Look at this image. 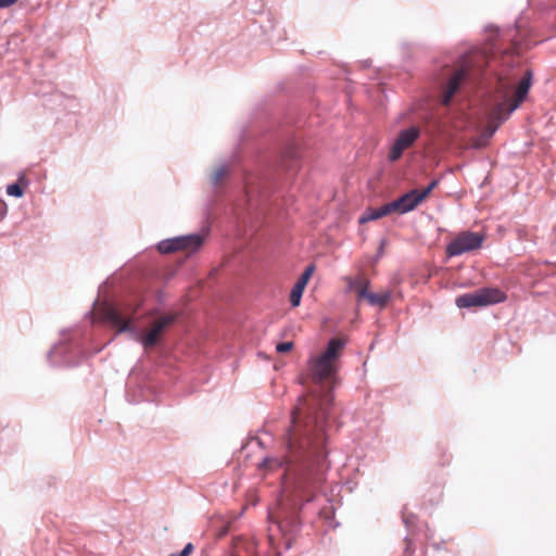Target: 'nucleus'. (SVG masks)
<instances>
[{"label": "nucleus", "mask_w": 556, "mask_h": 556, "mask_svg": "<svg viewBox=\"0 0 556 556\" xmlns=\"http://www.w3.org/2000/svg\"><path fill=\"white\" fill-rule=\"evenodd\" d=\"M391 213H394L393 207L391 206L390 202L382 205L379 208H370L368 210L364 215L359 217V223L365 224L370 220L379 219L383 216H387Z\"/></svg>", "instance_id": "16"}, {"label": "nucleus", "mask_w": 556, "mask_h": 556, "mask_svg": "<svg viewBox=\"0 0 556 556\" xmlns=\"http://www.w3.org/2000/svg\"><path fill=\"white\" fill-rule=\"evenodd\" d=\"M176 315H161L160 318L155 319L149 331L141 337L142 345L147 348L154 346L161 339L165 329L175 321Z\"/></svg>", "instance_id": "9"}, {"label": "nucleus", "mask_w": 556, "mask_h": 556, "mask_svg": "<svg viewBox=\"0 0 556 556\" xmlns=\"http://www.w3.org/2000/svg\"><path fill=\"white\" fill-rule=\"evenodd\" d=\"M298 526L299 522L294 516L276 522L275 527L281 533L286 548L291 547L293 535L298 529Z\"/></svg>", "instance_id": "13"}, {"label": "nucleus", "mask_w": 556, "mask_h": 556, "mask_svg": "<svg viewBox=\"0 0 556 556\" xmlns=\"http://www.w3.org/2000/svg\"><path fill=\"white\" fill-rule=\"evenodd\" d=\"M314 271V266H308L305 268L303 274L300 276L298 281L295 282L294 287L291 290L290 293V303L292 307H296L300 304L302 293Z\"/></svg>", "instance_id": "14"}, {"label": "nucleus", "mask_w": 556, "mask_h": 556, "mask_svg": "<svg viewBox=\"0 0 556 556\" xmlns=\"http://www.w3.org/2000/svg\"><path fill=\"white\" fill-rule=\"evenodd\" d=\"M230 166L227 163L217 166L211 174L210 181L214 187H218L224 178L229 174Z\"/></svg>", "instance_id": "17"}, {"label": "nucleus", "mask_w": 556, "mask_h": 556, "mask_svg": "<svg viewBox=\"0 0 556 556\" xmlns=\"http://www.w3.org/2000/svg\"><path fill=\"white\" fill-rule=\"evenodd\" d=\"M7 215V205L4 203H0V220L4 218Z\"/></svg>", "instance_id": "24"}, {"label": "nucleus", "mask_w": 556, "mask_h": 556, "mask_svg": "<svg viewBox=\"0 0 556 556\" xmlns=\"http://www.w3.org/2000/svg\"><path fill=\"white\" fill-rule=\"evenodd\" d=\"M383 244H384V242H382L381 245H380L379 254H382V252H383Z\"/></svg>", "instance_id": "26"}, {"label": "nucleus", "mask_w": 556, "mask_h": 556, "mask_svg": "<svg viewBox=\"0 0 556 556\" xmlns=\"http://www.w3.org/2000/svg\"><path fill=\"white\" fill-rule=\"evenodd\" d=\"M192 551H193V545L191 543H188L180 553L170 554L169 556H190Z\"/></svg>", "instance_id": "22"}, {"label": "nucleus", "mask_w": 556, "mask_h": 556, "mask_svg": "<svg viewBox=\"0 0 556 556\" xmlns=\"http://www.w3.org/2000/svg\"><path fill=\"white\" fill-rule=\"evenodd\" d=\"M7 193L12 197L21 198L23 195V189L17 184L9 185Z\"/></svg>", "instance_id": "18"}, {"label": "nucleus", "mask_w": 556, "mask_h": 556, "mask_svg": "<svg viewBox=\"0 0 556 556\" xmlns=\"http://www.w3.org/2000/svg\"><path fill=\"white\" fill-rule=\"evenodd\" d=\"M484 236L469 230L459 232L447 245L446 254L448 257L469 253L481 248Z\"/></svg>", "instance_id": "7"}, {"label": "nucleus", "mask_w": 556, "mask_h": 556, "mask_svg": "<svg viewBox=\"0 0 556 556\" xmlns=\"http://www.w3.org/2000/svg\"><path fill=\"white\" fill-rule=\"evenodd\" d=\"M421 202L422 201L418 195V189H413L399 199L390 202V204L394 212L405 214L415 210Z\"/></svg>", "instance_id": "10"}, {"label": "nucleus", "mask_w": 556, "mask_h": 556, "mask_svg": "<svg viewBox=\"0 0 556 556\" xmlns=\"http://www.w3.org/2000/svg\"><path fill=\"white\" fill-rule=\"evenodd\" d=\"M292 349H293V342L292 341L281 342V343H278L276 345V351H277V353H280V354L288 353Z\"/></svg>", "instance_id": "20"}, {"label": "nucleus", "mask_w": 556, "mask_h": 556, "mask_svg": "<svg viewBox=\"0 0 556 556\" xmlns=\"http://www.w3.org/2000/svg\"><path fill=\"white\" fill-rule=\"evenodd\" d=\"M495 60H489L484 51H473L462 56L459 67L448 78L441 98L448 105L459 86L466 79H481L488 96L490 122L486 126L488 137L493 136L500 124L517 110L529 92L532 73L523 71L519 61L511 54L501 58V68L486 73L484 66H492Z\"/></svg>", "instance_id": "2"}, {"label": "nucleus", "mask_w": 556, "mask_h": 556, "mask_svg": "<svg viewBox=\"0 0 556 556\" xmlns=\"http://www.w3.org/2000/svg\"><path fill=\"white\" fill-rule=\"evenodd\" d=\"M146 313L152 314V313H157V312L154 309H150V311H147Z\"/></svg>", "instance_id": "27"}, {"label": "nucleus", "mask_w": 556, "mask_h": 556, "mask_svg": "<svg viewBox=\"0 0 556 556\" xmlns=\"http://www.w3.org/2000/svg\"><path fill=\"white\" fill-rule=\"evenodd\" d=\"M144 301L142 291L112 277L100 285L94 306L88 313H136Z\"/></svg>", "instance_id": "3"}, {"label": "nucleus", "mask_w": 556, "mask_h": 556, "mask_svg": "<svg viewBox=\"0 0 556 556\" xmlns=\"http://www.w3.org/2000/svg\"><path fill=\"white\" fill-rule=\"evenodd\" d=\"M298 156V152L294 147H289L286 149V151L282 153L283 159H290L291 161L295 160Z\"/></svg>", "instance_id": "21"}, {"label": "nucleus", "mask_w": 556, "mask_h": 556, "mask_svg": "<svg viewBox=\"0 0 556 556\" xmlns=\"http://www.w3.org/2000/svg\"><path fill=\"white\" fill-rule=\"evenodd\" d=\"M506 300V294L500 288L485 287L456 298L458 308L484 307Z\"/></svg>", "instance_id": "5"}, {"label": "nucleus", "mask_w": 556, "mask_h": 556, "mask_svg": "<svg viewBox=\"0 0 556 556\" xmlns=\"http://www.w3.org/2000/svg\"><path fill=\"white\" fill-rule=\"evenodd\" d=\"M394 293L390 289H381L378 292L370 290L362 298V302H367L371 307L383 309L392 301Z\"/></svg>", "instance_id": "12"}, {"label": "nucleus", "mask_w": 556, "mask_h": 556, "mask_svg": "<svg viewBox=\"0 0 556 556\" xmlns=\"http://www.w3.org/2000/svg\"><path fill=\"white\" fill-rule=\"evenodd\" d=\"M204 237L200 233H190L162 240L157 243L160 253L169 254L176 251L195 252L203 244Z\"/></svg>", "instance_id": "6"}, {"label": "nucleus", "mask_w": 556, "mask_h": 556, "mask_svg": "<svg viewBox=\"0 0 556 556\" xmlns=\"http://www.w3.org/2000/svg\"><path fill=\"white\" fill-rule=\"evenodd\" d=\"M93 317L96 315H92ZM99 318H92V323L101 321L112 328H115L116 331H134V327L131 325V320L125 318L127 315H97Z\"/></svg>", "instance_id": "11"}, {"label": "nucleus", "mask_w": 556, "mask_h": 556, "mask_svg": "<svg viewBox=\"0 0 556 556\" xmlns=\"http://www.w3.org/2000/svg\"><path fill=\"white\" fill-rule=\"evenodd\" d=\"M17 0H0V9H7L13 5Z\"/></svg>", "instance_id": "23"}, {"label": "nucleus", "mask_w": 556, "mask_h": 556, "mask_svg": "<svg viewBox=\"0 0 556 556\" xmlns=\"http://www.w3.org/2000/svg\"><path fill=\"white\" fill-rule=\"evenodd\" d=\"M332 402L329 392H311L301 397L291 414V427L287 434V454L267 457L262 466L275 470L286 466V471L299 469L295 493L303 502H309L318 484L326 463V425Z\"/></svg>", "instance_id": "1"}, {"label": "nucleus", "mask_w": 556, "mask_h": 556, "mask_svg": "<svg viewBox=\"0 0 556 556\" xmlns=\"http://www.w3.org/2000/svg\"><path fill=\"white\" fill-rule=\"evenodd\" d=\"M344 344V340L333 338L329 341L326 351L309 362V371L314 382L320 383L332 378L336 372V362Z\"/></svg>", "instance_id": "4"}, {"label": "nucleus", "mask_w": 556, "mask_h": 556, "mask_svg": "<svg viewBox=\"0 0 556 556\" xmlns=\"http://www.w3.org/2000/svg\"><path fill=\"white\" fill-rule=\"evenodd\" d=\"M346 287L350 291L354 292L357 298V302H362V298L369 290L370 281L367 277L363 275H357L355 277L345 278Z\"/></svg>", "instance_id": "15"}, {"label": "nucleus", "mask_w": 556, "mask_h": 556, "mask_svg": "<svg viewBox=\"0 0 556 556\" xmlns=\"http://www.w3.org/2000/svg\"><path fill=\"white\" fill-rule=\"evenodd\" d=\"M268 531H269V534H268L269 542L274 546L275 545V534H274L273 527H269Z\"/></svg>", "instance_id": "25"}, {"label": "nucleus", "mask_w": 556, "mask_h": 556, "mask_svg": "<svg viewBox=\"0 0 556 556\" xmlns=\"http://www.w3.org/2000/svg\"><path fill=\"white\" fill-rule=\"evenodd\" d=\"M438 180H432L422 191L418 190V195L424 201L430 192L437 187Z\"/></svg>", "instance_id": "19"}, {"label": "nucleus", "mask_w": 556, "mask_h": 556, "mask_svg": "<svg viewBox=\"0 0 556 556\" xmlns=\"http://www.w3.org/2000/svg\"><path fill=\"white\" fill-rule=\"evenodd\" d=\"M420 130L416 126L400 131L397 138L394 140L389 153L390 161L394 162L402 156L404 150L409 148L415 140L419 137Z\"/></svg>", "instance_id": "8"}]
</instances>
